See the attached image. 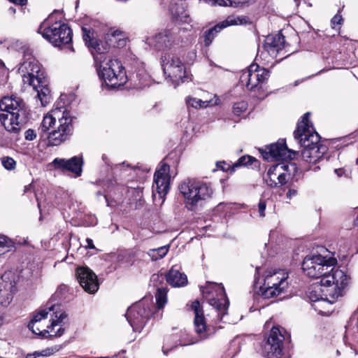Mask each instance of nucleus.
<instances>
[{
  "instance_id": "nucleus-1",
  "label": "nucleus",
  "mask_w": 358,
  "mask_h": 358,
  "mask_svg": "<svg viewBox=\"0 0 358 358\" xmlns=\"http://www.w3.org/2000/svg\"><path fill=\"white\" fill-rule=\"evenodd\" d=\"M39 129L48 135L49 145L57 146L73 134V117L63 106H57L43 117Z\"/></svg>"
},
{
  "instance_id": "nucleus-2",
  "label": "nucleus",
  "mask_w": 358,
  "mask_h": 358,
  "mask_svg": "<svg viewBox=\"0 0 358 358\" xmlns=\"http://www.w3.org/2000/svg\"><path fill=\"white\" fill-rule=\"evenodd\" d=\"M309 115L310 113L303 115L301 121L297 124L294 136L303 147L301 152L303 159L310 164H316L322 159L328 148L320 143V136L310 122Z\"/></svg>"
},
{
  "instance_id": "nucleus-3",
  "label": "nucleus",
  "mask_w": 358,
  "mask_h": 358,
  "mask_svg": "<svg viewBox=\"0 0 358 358\" xmlns=\"http://www.w3.org/2000/svg\"><path fill=\"white\" fill-rule=\"evenodd\" d=\"M24 84L32 86L37 92V96L41 105L45 106L50 101V90L48 81L41 69L38 62L32 55L29 50L24 52L23 62L19 67Z\"/></svg>"
},
{
  "instance_id": "nucleus-4",
  "label": "nucleus",
  "mask_w": 358,
  "mask_h": 358,
  "mask_svg": "<svg viewBox=\"0 0 358 358\" xmlns=\"http://www.w3.org/2000/svg\"><path fill=\"white\" fill-rule=\"evenodd\" d=\"M59 308L58 305L48 303V307L36 313L28 324L29 330L43 336L48 334L50 336H61L64 332L62 323L67 315L65 313L58 315Z\"/></svg>"
},
{
  "instance_id": "nucleus-5",
  "label": "nucleus",
  "mask_w": 358,
  "mask_h": 358,
  "mask_svg": "<svg viewBox=\"0 0 358 358\" xmlns=\"http://www.w3.org/2000/svg\"><path fill=\"white\" fill-rule=\"evenodd\" d=\"M349 277L343 271H337L335 276H327L320 280L319 285L309 289L308 296L312 302H328L333 303L343 294L348 285Z\"/></svg>"
},
{
  "instance_id": "nucleus-6",
  "label": "nucleus",
  "mask_w": 358,
  "mask_h": 358,
  "mask_svg": "<svg viewBox=\"0 0 358 358\" xmlns=\"http://www.w3.org/2000/svg\"><path fill=\"white\" fill-rule=\"evenodd\" d=\"M187 210L197 211L210 199L213 194L211 185L196 178H186L178 185Z\"/></svg>"
},
{
  "instance_id": "nucleus-7",
  "label": "nucleus",
  "mask_w": 358,
  "mask_h": 358,
  "mask_svg": "<svg viewBox=\"0 0 358 358\" xmlns=\"http://www.w3.org/2000/svg\"><path fill=\"white\" fill-rule=\"evenodd\" d=\"M25 103L17 96H4L0 101V122L10 133L17 134L25 120Z\"/></svg>"
},
{
  "instance_id": "nucleus-8",
  "label": "nucleus",
  "mask_w": 358,
  "mask_h": 358,
  "mask_svg": "<svg viewBox=\"0 0 358 358\" xmlns=\"http://www.w3.org/2000/svg\"><path fill=\"white\" fill-rule=\"evenodd\" d=\"M336 263L334 257L327 259L320 255H308L303 261L302 268L310 278L322 280L327 276L334 277L337 271H342L334 268Z\"/></svg>"
},
{
  "instance_id": "nucleus-9",
  "label": "nucleus",
  "mask_w": 358,
  "mask_h": 358,
  "mask_svg": "<svg viewBox=\"0 0 358 358\" xmlns=\"http://www.w3.org/2000/svg\"><path fill=\"white\" fill-rule=\"evenodd\" d=\"M287 287V273L282 270L269 271L266 272L259 294L265 299L273 298L284 292Z\"/></svg>"
},
{
  "instance_id": "nucleus-10",
  "label": "nucleus",
  "mask_w": 358,
  "mask_h": 358,
  "mask_svg": "<svg viewBox=\"0 0 358 358\" xmlns=\"http://www.w3.org/2000/svg\"><path fill=\"white\" fill-rule=\"evenodd\" d=\"M150 299H143L127 309L125 315L134 331L140 332L145 326L152 313Z\"/></svg>"
},
{
  "instance_id": "nucleus-11",
  "label": "nucleus",
  "mask_w": 358,
  "mask_h": 358,
  "mask_svg": "<svg viewBox=\"0 0 358 358\" xmlns=\"http://www.w3.org/2000/svg\"><path fill=\"white\" fill-rule=\"evenodd\" d=\"M170 180V166L166 163L161 162L154 174L153 196H156L157 194L159 199H164L169 192Z\"/></svg>"
},
{
  "instance_id": "nucleus-12",
  "label": "nucleus",
  "mask_w": 358,
  "mask_h": 358,
  "mask_svg": "<svg viewBox=\"0 0 358 358\" xmlns=\"http://www.w3.org/2000/svg\"><path fill=\"white\" fill-rule=\"evenodd\" d=\"M285 332V329L279 327L271 329L264 345V351L268 358H281Z\"/></svg>"
},
{
  "instance_id": "nucleus-13",
  "label": "nucleus",
  "mask_w": 358,
  "mask_h": 358,
  "mask_svg": "<svg viewBox=\"0 0 358 358\" xmlns=\"http://www.w3.org/2000/svg\"><path fill=\"white\" fill-rule=\"evenodd\" d=\"M162 68L166 76L173 80L185 81L186 71L180 58L173 54H165L162 57Z\"/></svg>"
},
{
  "instance_id": "nucleus-14",
  "label": "nucleus",
  "mask_w": 358,
  "mask_h": 358,
  "mask_svg": "<svg viewBox=\"0 0 358 358\" xmlns=\"http://www.w3.org/2000/svg\"><path fill=\"white\" fill-rule=\"evenodd\" d=\"M259 68L258 64H252L241 76V83H245L246 87L250 90H254L259 84L264 83L269 77L268 71Z\"/></svg>"
},
{
  "instance_id": "nucleus-15",
  "label": "nucleus",
  "mask_w": 358,
  "mask_h": 358,
  "mask_svg": "<svg viewBox=\"0 0 358 358\" xmlns=\"http://www.w3.org/2000/svg\"><path fill=\"white\" fill-rule=\"evenodd\" d=\"M296 154V152L288 149L285 141L282 139L267 146L262 155L268 161H283L293 159Z\"/></svg>"
},
{
  "instance_id": "nucleus-16",
  "label": "nucleus",
  "mask_w": 358,
  "mask_h": 358,
  "mask_svg": "<svg viewBox=\"0 0 358 358\" xmlns=\"http://www.w3.org/2000/svg\"><path fill=\"white\" fill-rule=\"evenodd\" d=\"M213 286L216 292V297L213 296V289L208 290V288L202 291L203 296L208 300V303L217 310L218 314L223 316L227 313L229 301L223 286L214 284Z\"/></svg>"
},
{
  "instance_id": "nucleus-17",
  "label": "nucleus",
  "mask_w": 358,
  "mask_h": 358,
  "mask_svg": "<svg viewBox=\"0 0 358 358\" xmlns=\"http://www.w3.org/2000/svg\"><path fill=\"white\" fill-rule=\"evenodd\" d=\"M248 22V17L245 16H228L224 20L217 23L213 27L205 31L203 36L205 45L209 46L217 34L223 29L232 25L245 24Z\"/></svg>"
},
{
  "instance_id": "nucleus-18",
  "label": "nucleus",
  "mask_w": 358,
  "mask_h": 358,
  "mask_svg": "<svg viewBox=\"0 0 358 358\" xmlns=\"http://www.w3.org/2000/svg\"><path fill=\"white\" fill-rule=\"evenodd\" d=\"M191 310L194 313V325L195 332L201 339L207 338L210 334V329L206 325L203 310L199 301L192 302Z\"/></svg>"
},
{
  "instance_id": "nucleus-19",
  "label": "nucleus",
  "mask_w": 358,
  "mask_h": 358,
  "mask_svg": "<svg viewBox=\"0 0 358 358\" xmlns=\"http://www.w3.org/2000/svg\"><path fill=\"white\" fill-rule=\"evenodd\" d=\"M78 280L85 291L95 293L99 289V282L95 273L89 268L79 267L76 271Z\"/></svg>"
},
{
  "instance_id": "nucleus-20",
  "label": "nucleus",
  "mask_w": 358,
  "mask_h": 358,
  "mask_svg": "<svg viewBox=\"0 0 358 358\" xmlns=\"http://www.w3.org/2000/svg\"><path fill=\"white\" fill-rule=\"evenodd\" d=\"M16 291L15 282L9 279L6 274L0 279V305L7 306L11 302Z\"/></svg>"
},
{
  "instance_id": "nucleus-21",
  "label": "nucleus",
  "mask_w": 358,
  "mask_h": 358,
  "mask_svg": "<svg viewBox=\"0 0 358 358\" xmlns=\"http://www.w3.org/2000/svg\"><path fill=\"white\" fill-rule=\"evenodd\" d=\"M53 164L56 168L69 171L80 176L82 173V166L83 164L82 157H73L69 159L56 158L53 161Z\"/></svg>"
},
{
  "instance_id": "nucleus-22",
  "label": "nucleus",
  "mask_w": 358,
  "mask_h": 358,
  "mask_svg": "<svg viewBox=\"0 0 358 358\" xmlns=\"http://www.w3.org/2000/svg\"><path fill=\"white\" fill-rule=\"evenodd\" d=\"M122 68V64L117 59H105L100 62L97 69L99 77L106 84L113 73Z\"/></svg>"
},
{
  "instance_id": "nucleus-23",
  "label": "nucleus",
  "mask_w": 358,
  "mask_h": 358,
  "mask_svg": "<svg viewBox=\"0 0 358 358\" xmlns=\"http://www.w3.org/2000/svg\"><path fill=\"white\" fill-rule=\"evenodd\" d=\"M47 20H45L39 26L38 33L41 34L44 38L48 40L55 46H61L60 35L59 31H52L53 24L45 27Z\"/></svg>"
},
{
  "instance_id": "nucleus-24",
  "label": "nucleus",
  "mask_w": 358,
  "mask_h": 358,
  "mask_svg": "<svg viewBox=\"0 0 358 358\" xmlns=\"http://www.w3.org/2000/svg\"><path fill=\"white\" fill-rule=\"evenodd\" d=\"M168 283L173 287H181L187 283V275L172 267L166 275Z\"/></svg>"
},
{
  "instance_id": "nucleus-25",
  "label": "nucleus",
  "mask_w": 358,
  "mask_h": 358,
  "mask_svg": "<svg viewBox=\"0 0 358 358\" xmlns=\"http://www.w3.org/2000/svg\"><path fill=\"white\" fill-rule=\"evenodd\" d=\"M52 31H59L60 35L61 45L68 44L72 41V31L65 23L56 22L53 24Z\"/></svg>"
},
{
  "instance_id": "nucleus-26",
  "label": "nucleus",
  "mask_w": 358,
  "mask_h": 358,
  "mask_svg": "<svg viewBox=\"0 0 358 358\" xmlns=\"http://www.w3.org/2000/svg\"><path fill=\"white\" fill-rule=\"evenodd\" d=\"M220 99L214 95L213 98L210 99H201L193 97H187L186 99L187 105L195 108H206L219 104Z\"/></svg>"
},
{
  "instance_id": "nucleus-27",
  "label": "nucleus",
  "mask_w": 358,
  "mask_h": 358,
  "mask_svg": "<svg viewBox=\"0 0 358 358\" xmlns=\"http://www.w3.org/2000/svg\"><path fill=\"white\" fill-rule=\"evenodd\" d=\"M127 81V76L124 68L122 65V68L113 73V76L107 81L106 85L111 88H115L124 85Z\"/></svg>"
},
{
  "instance_id": "nucleus-28",
  "label": "nucleus",
  "mask_w": 358,
  "mask_h": 358,
  "mask_svg": "<svg viewBox=\"0 0 358 358\" xmlns=\"http://www.w3.org/2000/svg\"><path fill=\"white\" fill-rule=\"evenodd\" d=\"M83 38L86 45L94 50L99 49V43L95 38V32L90 27H82Z\"/></svg>"
},
{
  "instance_id": "nucleus-29",
  "label": "nucleus",
  "mask_w": 358,
  "mask_h": 358,
  "mask_svg": "<svg viewBox=\"0 0 358 358\" xmlns=\"http://www.w3.org/2000/svg\"><path fill=\"white\" fill-rule=\"evenodd\" d=\"M285 166L281 164H276L271 166L267 171L266 176L264 178L268 185L274 187L277 186L275 178L281 170L284 169Z\"/></svg>"
},
{
  "instance_id": "nucleus-30",
  "label": "nucleus",
  "mask_w": 358,
  "mask_h": 358,
  "mask_svg": "<svg viewBox=\"0 0 358 358\" xmlns=\"http://www.w3.org/2000/svg\"><path fill=\"white\" fill-rule=\"evenodd\" d=\"M169 245H165L156 249H150L148 251L147 254L152 261H157L166 256L169 251Z\"/></svg>"
},
{
  "instance_id": "nucleus-31",
  "label": "nucleus",
  "mask_w": 358,
  "mask_h": 358,
  "mask_svg": "<svg viewBox=\"0 0 358 358\" xmlns=\"http://www.w3.org/2000/svg\"><path fill=\"white\" fill-rule=\"evenodd\" d=\"M155 298L158 308H163L167 302V289L166 287H159L155 294Z\"/></svg>"
},
{
  "instance_id": "nucleus-32",
  "label": "nucleus",
  "mask_w": 358,
  "mask_h": 358,
  "mask_svg": "<svg viewBox=\"0 0 358 358\" xmlns=\"http://www.w3.org/2000/svg\"><path fill=\"white\" fill-rule=\"evenodd\" d=\"M13 248V242L6 236L0 235V255L9 252Z\"/></svg>"
},
{
  "instance_id": "nucleus-33",
  "label": "nucleus",
  "mask_w": 358,
  "mask_h": 358,
  "mask_svg": "<svg viewBox=\"0 0 358 358\" xmlns=\"http://www.w3.org/2000/svg\"><path fill=\"white\" fill-rule=\"evenodd\" d=\"M257 162V159L250 155H244L240 157L236 162L231 166V171H234L236 168L241 166H246L253 162Z\"/></svg>"
},
{
  "instance_id": "nucleus-34",
  "label": "nucleus",
  "mask_w": 358,
  "mask_h": 358,
  "mask_svg": "<svg viewBox=\"0 0 358 358\" xmlns=\"http://www.w3.org/2000/svg\"><path fill=\"white\" fill-rule=\"evenodd\" d=\"M169 31H164L157 34L154 38L156 42V45L158 48H161L163 45H166V42H169Z\"/></svg>"
},
{
  "instance_id": "nucleus-35",
  "label": "nucleus",
  "mask_w": 358,
  "mask_h": 358,
  "mask_svg": "<svg viewBox=\"0 0 358 358\" xmlns=\"http://www.w3.org/2000/svg\"><path fill=\"white\" fill-rule=\"evenodd\" d=\"M248 108V103L244 101H239L234 103L233 106V113L236 115H241V113L245 112Z\"/></svg>"
},
{
  "instance_id": "nucleus-36",
  "label": "nucleus",
  "mask_w": 358,
  "mask_h": 358,
  "mask_svg": "<svg viewBox=\"0 0 358 358\" xmlns=\"http://www.w3.org/2000/svg\"><path fill=\"white\" fill-rule=\"evenodd\" d=\"M1 164L7 170H13L15 168V161L10 157H3L1 158Z\"/></svg>"
},
{
  "instance_id": "nucleus-37",
  "label": "nucleus",
  "mask_w": 358,
  "mask_h": 358,
  "mask_svg": "<svg viewBox=\"0 0 358 358\" xmlns=\"http://www.w3.org/2000/svg\"><path fill=\"white\" fill-rule=\"evenodd\" d=\"M208 4L210 5H216L218 4L220 6H236V3H234L231 0H203Z\"/></svg>"
},
{
  "instance_id": "nucleus-38",
  "label": "nucleus",
  "mask_w": 358,
  "mask_h": 358,
  "mask_svg": "<svg viewBox=\"0 0 358 358\" xmlns=\"http://www.w3.org/2000/svg\"><path fill=\"white\" fill-rule=\"evenodd\" d=\"M107 38L109 41H112L111 38H117L120 42L122 41V38L124 37L122 31L118 29H110L107 33Z\"/></svg>"
},
{
  "instance_id": "nucleus-39",
  "label": "nucleus",
  "mask_w": 358,
  "mask_h": 358,
  "mask_svg": "<svg viewBox=\"0 0 358 358\" xmlns=\"http://www.w3.org/2000/svg\"><path fill=\"white\" fill-rule=\"evenodd\" d=\"M285 43V37L281 36H276L273 38V41L271 43L272 47L275 48L277 50L281 49L283 47Z\"/></svg>"
},
{
  "instance_id": "nucleus-40",
  "label": "nucleus",
  "mask_w": 358,
  "mask_h": 358,
  "mask_svg": "<svg viewBox=\"0 0 358 358\" xmlns=\"http://www.w3.org/2000/svg\"><path fill=\"white\" fill-rule=\"evenodd\" d=\"M59 348L57 346L47 348L41 351H39V356L48 357L59 351Z\"/></svg>"
},
{
  "instance_id": "nucleus-41",
  "label": "nucleus",
  "mask_w": 358,
  "mask_h": 358,
  "mask_svg": "<svg viewBox=\"0 0 358 358\" xmlns=\"http://www.w3.org/2000/svg\"><path fill=\"white\" fill-rule=\"evenodd\" d=\"M342 22V16L339 13L335 15L331 21L333 29H339V26L341 24Z\"/></svg>"
},
{
  "instance_id": "nucleus-42",
  "label": "nucleus",
  "mask_w": 358,
  "mask_h": 358,
  "mask_svg": "<svg viewBox=\"0 0 358 358\" xmlns=\"http://www.w3.org/2000/svg\"><path fill=\"white\" fill-rule=\"evenodd\" d=\"M266 208V201L260 200L258 203V212L261 217H265V210Z\"/></svg>"
},
{
  "instance_id": "nucleus-43",
  "label": "nucleus",
  "mask_w": 358,
  "mask_h": 358,
  "mask_svg": "<svg viewBox=\"0 0 358 358\" xmlns=\"http://www.w3.org/2000/svg\"><path fill=\"white\" fill-rule=\"evenodd\" d=\"M36 137V134L34 130L33 129H28L24 133V138L27 141H33Z\"/></svg>"
},
{
  "instance_id": "nucleus-44",
  "label": "nucleus",
  "mask_w": 358,
  "mask_h": 358,
  "mask_svg": "<svg viewBox=\"0 0 358 358\" xmlns=\"http://www.w3.org/2000/svg\"><path fill=\"white\" fill-rule=\"evenodd\" d=\"M278 180L277 185L279 184L280 185H285L287 182V174L285 173L280 172L277 177Z\"/></svg>"
},
{
  "instance_id": "nucleus-45",
  "label": "nucleus",
  "mask_w": 358,
  "mask_h": 358,
  "mask_svg": "<svg viewBox=\"0 0 358 358\" xmlns=\"http://www.w3.org/2000/svg\"><path fill=\"white\" fill-rule=\"evenodd\" d=\"M297 194V191L296 189H289V191L287 193V197L288 199H292V196H296Z\"/></svg>"
},
{
  "instance_id": "nucleus-46",
  "label": "nucleus",
  "mask_w": 358,
  "mask_h": 358,
  "mask_svg": "<svg viewBox=\"0 0 358 358\" xmlns=\"http://www.w3.org/2000/svg\"><path fill=\"white\" fill-rule=\"evenodd\" d=\"M86 242L87 243V248H90V249L95 248V246H94L93 241L91 238H87L86 239Z\"/></svg>"
},
{
  "instance_id": "nucleus-47",
  "label": "nucleus",
  "mask_w": 358,
  "mask_h": 358,
  "mask_svg": "<svg viewBox=\"0 0 358 358\" xmlns=\"http://www.w3.org/2000/svg\"><path fill=\"white\" fill-rule=\"evenodd\" d=\"M9 1L18 5H24L26 4L27 0H9Z\"/></svg>"
},
{
  "instance_id": "nucleus-48",
  "label": "nucleus",
  "mask_w": 358,
  "mask_h": 358,
  "mask_svg": "<svg viewBox=\"0 0 358 358\" xmlns=\"http://www.w3.org/2000/svg\"><path fill=\"white\" fill-rule=\"evenodd\" d=\"M37 357H39V351H36L34 353L28 354L26 356V358H36Z\"/></svg>"
},
{
  "instance_id": "nucleus-49",
  "label": "nucleus",
  "mask_w": 358,
  "mask_h": 358,
  "mask_svg": "<svg viewBox=\"0 0 358 358\" xmlns=\"http://www.w3.org/2000/svg\"><path fill=\"white\" fill-rule=\"evenodd\" d=\"M334 171L339 177L342 176L344 173V170L343 169H335Z\"/></svg>"
},
{
  "instance_id": "nucleus-50",
  "label": "nucleus",
  "mask_w": 358,
  "mask_h": 358,
  "mask_svg": "<svg viewBox=\"0 0 358 358\" xmlns=\"http://www.w3.org/2000/svg\"><path fill=\"white\" fill-rule=\"evenodd\" d=\"M222 164L225 165V163L224 162H217V167L220 168L223 171H225L226 170L225 167H224Z\"/></svg>"
},
{
  "instance_id": "nucleus-51",
  "label": "nucleus",
  "mask_w": 358,
  "mask_h": 358,
  "mask_svg": "<svg viewBox=\"0 0 358 358\" xmlns=\"http://www.w3.org/2000/svg\"><path fill=\"white\" fill-rule=\"evenodd\" d=\"M8 11H9L11 14L14 15V14L15 13L16 10H15V8H13V7H10V8H9Z\"/></svg>"
},
{
  "instance_id": "nucleus-52",
  "label": "nucleus",
  "mask_w": 358,
  "mask_h": 358,
  "mask_svg": "<svg viewBox=\"0 0 358 358\" xmlns=\"http://www.w3.org/2000/svg\"><path fill=\"white\" fill-rule=\"evenodd\" d=\"M31 189V185H29V186H26L24 188V192H27Z\"/></svg>"
},
{
  "instance_id": "nucleus-53",
  "label": "nucleus",
  "mask_w": 358,
  "mask_h": 358,
  "mask_svg": "<svg viewBox=\"0 0 358 358\" xmlns=\"http://www.w3.org/2000/svg\"><path fill=\"white\" fill-rule=\"evenodd\" d=\"M162 351H163V352H164L165 355H166V354H167V352H168V351H169V350H168V349H166V348H165V347H164V346H163V347H162Z\"/></svg>"
},
{
  "instance_id": "nucleus-54",
  "label": "nucleus",
  "mask_w": 358,
  "mask_h": 358,
  "mask_svg": "<svg viewBox=\"0 0 358 358\" xmlns=\"http://www.w3.org/2000/svg\"><path fill=\"white\" fill-rule=\"evenodd\" d=\"M102 159H103V161H106V156L105 155H103L102 156Z\"/></svg>"
},
{
  "instance_id": "nucleus-55",
  "label": "nucleus",
  "mask_w": 358,
  "mask_h": 358,
  "mask_svg": "<svg viewBox=\"0 0 358 358\" xmlns=\"http://www.w3.org/2000/svg\"><path fill=\"white\" fill-rule=\"evenodd\" d=\"M3 65L2 62L0 61V67Z\"/></svg>"
},
{
  "instance_id": "nucleus-56",
  "label": "nucleus",
  "mask_w": 358,
  "mask_h": 358,
  "mask_svg": "<svg viewBox=\"0 0 358 358\" xmlns=\"http://www.w3.org/2000/svg\"><path fill=\"white\" fill-rule=\"evenodd\" d=\"M259 267H257L256 270H257V273H258V271H259Z\"/></svg>"
},
{
  "instance_id": "nucleus-57",
  "label": "nucleus",
  "mask_w": 358,
  "mask_h": 358,
  "mask_svg": "<svg viewBox=\"0 0 358 358\" xmlns=\"http://www.w3.org/2000/svg\"><path fill=\"white\" fill-rule=\"evenodd\" d=\"M357 163H358V159H357Z\"/></svg>"
}]
</instances>
